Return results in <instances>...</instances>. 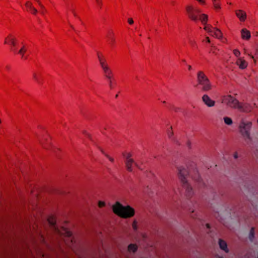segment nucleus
I'll list each match as a JSON object with an SVG mask.
<instances>
[{
	"label": "nucleus",
	"mask_w": 258,
	"mask_h": 258,
	"mask_svg": "<svg viewBox=\"0 0 258 258\" xmlns=\"http://www.w3.org/2000/svg\"><path fill=\"white\" fill-rule=\"evenodd\" d=\"M113 212L120 217L128 218L133 217L135 214V210L131 207L123 206L119 202L112 206Z\"/></svg>",
	"instance_id": "f257e3e1"
},
{
	"label": "nucleus",
	"mask_w": 258,
	"mask_h": 258,
	"mask_svg": "<svg viewBox=\"0 0 258 258\" xmlns=\"http://www.w3.org/2000/svg\"><path fill=\"white\" fill-rule=\"evenodd\" d=\"M178 174L179 178L183 184V187L185 189L186 196L189 198L193 194L192 187L188 183L187 177H188V171L186 168L183 166L178 167Z\"/></svg>",
	"instance_id": "f03ea898"
},
{
	"label": "nucleus",
	"mask_w": 258,
	"mask_h": 258,
	"mask_svg": "<svg viewBox=\"0 0 258 258\" xmlns=\"http://www.w3.org/2000/svg\"><path fill=\"white\" fill-rule=\"evenodd\" d=\"M186 11L188 17L192 21H197L199 19L204 25L206 24L208 21V16L204 14H200L199 9L195 8L191 6H188L186 7Z\"/></svg>",
	"instance_id": "7ed1b4c3"
},
{
	"label": "nucleus",
	"mask_w": 258,
	"mask_h": 258,
	"mask_svg": "<svg viewBox=\"0 0 258 258\" xmlns=\"http://www.w3.org/2000/svg\"><path fill=\"white\" fill-rule=\"evenodd\" d=\"M197 86H200L202 91L204 92H208L212 88L209 79L202 71H199L197 73Z\"/></svg>",
	"instance_id": "20e7f679"
},
{
	"label": "nucleus",
	"mask_w": 258,
	"mask_h": 258,
	"mask_svg": "<svg viewBox=\"0 0 258 258\" xmlns=\"http://www.w3.org/2000/svg\"><path fill=\"white\" fill-rule=\"evenodd\" d=\"M251 122L249 121L241 120L239 124L240 132L245 139L251 140L250 130L251 127Z\"/></svg>",
	"instance_id": "39448f33"
},
{
	"label": "nucleus",
	"mask_w": 258,
	"mask_h": 258,
	"mask_svg": "<svg viewBox=\"0 0 258 258\" xmlns=\"http://www.w3.org/2000/svg\"><path fill=\"white\" fill-rule=\"evenodd\" d=\"M222 102L229 107L237 109L239 101L231 95L224 96L222 98Z\"/></svg>",
	"instance_id": "423d86ee"
},
{
	"label": "nucleus",
	"mask_w": 258,
	"mask_h": 258,
	"mask_svg": "<svg viewBox=\"0 0 258 258\" xmlns=\"http://www.w3.org/2000/svg\"><path fill=\"white\" fill-rule=\"evenodd\" d=\"M48 222L49 225L55 230V231L60 234H64L65 236L70 238L72 236V233L67 229L63 228V233L60 232L56 226V222L55 219L53 217H50L48 219Z\"/></svg>",
	"instance_id": "0eeeda50"
},
{
	"label": "nucleus",
	"mask_w": 258,
	"mask_h": 258,
	"mask_svg": "<svg viewBox=\"0 0 258 258\" xmlns=\"http://www.w3.org/2000/svg\"><path fill=\"white\" fill-rule=\"evenodd\" d=\"M97 57L104 73H106L107 77L109 78V75L111 73V70L107 64L105 59L98 52L97 53Z\"/></svg>",
	"instance_id": "6e6552de"
},
{
	"label": "nucleus",
	"mask_w": 258,
	"mask_h": 258,
	"mask_svg": "<svg viewBox=\"0 0 258 258\" xmlns=\"http://www.w3.org/2000/svg\"><path fill=\"white\" fill-rule=\"evenodd\" d=\"M209 34L218 39H220L222 37V33L218 29H216L212 27L211 25H208L204 28Z\"/></svg>",
	"instance_id": "1a4fd4ad"
},
{
	"label": "nucleus",
	"mask_w": 258,
	"mask_h": 258,
	"mask_svg": "<svg viewBox=\"0 0 258 258\" xmlns=\"http://www.w3.org/2000/svg\"><path fill=\"white\" fill-rule=\"evenodd\" d=\"M123 156L125 158V166L128 171L132 172L133 171L132 166L133 163H135V165L139 167L138 164L135 163L134 160L131 158V154L130 153H127L126 155L123 154Z\"/></svg>",
	"instance_id": "9d476101"
},
{
	"label": "nucleus",
	"mask_w": 258,
	"mask_h": 258,
	"mask_svg": "<svg viewBox=\"0 0 258 258\" xmlns=\"http://www.w3.org/2000/svg\"><path fill=\"white\" fill-rule=\"evenodd\" d=\"M4 43L5 44H8L11 46L10 48L11 51H13L14 53H16L17 52L16 48V39L15 38L12 37L11 35H10L5 38Z\"/></svg>",
	"instance_id": "9b49d317"
},
{
	"label": "nucleus",
	"mask_w": 258,
	"mask_h": 258,
	"mask_svg": "<svg viewBox=\"0 0 258 258\" xmlns=\"http://www.w3.org/2000/svg\"><path fill=\"white\" fill-rule=\"evenodd\" d=\"M237 109L241 112H248L251 110L252 106L248 103H242L239 102Z\"/></svg>",
	"instance_id": "f8f14e48"
},
{
	"label": "nucleus",
	"mask_w": 258,
	"mask_h": 258,
	"mask_svg": "<svg viewBox=\"0 0 258 258\" xmlns=\"http://www.w3.org/2000/svg\"><path fill=\"white\" fill-rule=\"evenodd\" d=\"M202 99L203 102L208 107H211L215 105V102L212 100L207 94H204Z\"/></svg>",
	"instance_id": "ddd939ff"
},
{
	"label": "nucleus",
	"mask_w": 258,
	"mask_h": 258,
	"mask_svg": "<svg viewBox=\"0 0 258 258\" xmlns=\"http://www.w3.org/2000/svg\"><path fill=\"white\" fill-rule=\"evenodd\" d=\"M107 41L111 47L114 46L115 43V39L114 38L113 33L112 32H109L106 36Z\"/></svg>",
	"instance_id": "4468645a"
},
{
	"label": "nucleus",
	"mask_w": 258,
	"mask_h": 258,
	"mask_svg": "<svg viewBox=\"0 0 258 258\" xmlns=\"http://www.w3.org/2000/svg\"><path fill=\"white\" fill-rule=\"evenodd\" d=\"M235 14L241 21H244L246 18V13L241 10L236 11Z\"/></svg>",
	"instance_id": "2eb2a0df"
},
{
	"label": "nucleus",
	"mask_w": 258,
	"mask_h": 258,
	"mask_svg": "<svg viewBox=\"0 0 258 258\" xmlns=\"http://www.w3.org/2000/svg\"><path fill=\"white\" fill-rule=\"evenodd\" d=\"M241 36L242 39L248 40L250 38L251 35L248 30L244 28L241 30Z\"/></svg>",
	"instance_id": "dca6fc26"
},
{
	"label": "nucleus",
	"mask_w": 258,
	"mask_h": 258,
	"mask_svg": "<svg viewBox=\"0 0 258 258\" xmlns=\"http://www.w3.org/2000/svg\"><path fill=\"white\" fill-rule=\"evenodd\" d=\"M25 5L28 10H29L33 14L36 15L38 11L33 6L32 3L30 2H27Z\"/></svg>",
	"instance_id": "f3484780"
},
{
	"label": "nucleus",
	"mask_w": 258,
	"mask_h": 258,
	"mask_svg": "<svg viewBox=\"0 0 258 258\" xmlns=\"http://www.w3.org/2000/svg\"><path fill=\"white\" fill-rule=\"evenodd\" d=\"M219 245L221 249L223 250L226 252H228V249L227 248V245L226 242L225 241H224L221 239H219Z\"/></svg>",
	"instance_id": "a211bd4d"
},
{
	"label": "nucleus",
	"mask_w": 258,
	"mask_h": 258,
	"mask_svg": "<svg viewBox=\"0 0 258 258\" xmlns=\"http://www.w3.org/2000/svg\"><path fill=\"white\" fill-rule=\"evenodd\" d=\"M236 63L241 69H244L247 67V62L241 58H239L237 60Z\"/></svg>",
	"instance_id": "6ab92c4d"
},
{
	"label": "nucleus",
	"mask_w": 258,
	"mask_h": 258,
	"mask_svg": "<svg viewBox=\"0 0 258 258\" xmlns=\"http://www.w3.org/2000/svg\"><path fill=\"white\" fill-rule=\"evenodd\" d=\"M27 51V48L25 46V45H23L22 47L21 48V49L17 51V52L16 53H18L20 54L22 56V58H24L25 59H27V57L25 56L24 54Z\"/></svg>",
	"instance_id": "aec40b11"
},
{
	"label": "nucleus",
	"mask_w": 258,
	"mask_h": 258,
	"mask_svg": "<svg viewBox=\"0 0 258 258\" xmlns=\"http://www.w3.org/2000/svg\"><path fill=\"white\" fill-rule=\"evenodd\" d=\"M39 5L41 8V11H40L41 14L43 15H44L45 13L47 12L45 7L42 4L40 0H35Z\"/></svg>",
	"instance_id": "412c9836"
},
{
	"label": "nucleus",
	"mask_w": 258,
	"mask_h": 258,
	"mask_svg": "<svg viewBox=\"0 0 258 258\" xmlns=\"http://www.w3.org/2000/svg\"><path fill=\"white\" fill-rule=\"evenodd\" d=\"M193 179L198 182L200 184H203L202 179L199 175V174L197 171H196L195 175L192 177Z\"/></svg>",
	"instance_id": "4be33fe9"
},
{
	"label": "nucleus",
	"mask_w": 258,
	"mask_h": 258,
	"mask_svg": "<svg viewBox=\"0 0 258 258\" xmlns=\"http://www.w3.org/2000/svg\"><path fill=\"white\" fill-rule=\"evenodd\" d=\"M137 250V246L136 244H130L128 246V250L130 252H135Z\"/></svg>",
	"instance_id": "5701e85b"
},
{
	"label": "nucleus",
	"mask_w": 258,
	"mask_h": 258,
	"mask_svg": "<svg viewBox=\"0 0 258 258\" xmlns=\"http://www.w3.org/2000/svg\"><path fill=\"white\" fill-rule=\"evenodd\" d=\"M254 237V228L252 227L250 230L249 234V239L250 241H252Z\"/></svg>",
	"instance_id": "b1692460"
},
{
	"label": "nucleus",
	"mask_w": 258,
	"mask_h": 258,
	"mask_svg": "<svg viewBox=\"0 0 258 258\" xmlns=\"http://www.w3.org/2000/svg\"><path fill=\"white\" fill-rule=\"evenodd\" d=\"M224 123L228 125H230L232 124L233 121L231 118L229 117H224L223 118Z\"/></svg>",
	"instance_id": "393cba45"
},
{
	"label": "nucleus",
	"mask_w": 258,
	"mask_h": 258,
	"mask_svg": "<svg viewBox=\"0 0 258 258\" xmlns=\"http://www.w3.org/2000/svg\"><path fill=\"white\" fill-rule=\"evenodd\" d=\"M112 71H111V73L109 75V78H108L107 77L106 74V73H104L105 77L108 79V80L109 85V87H110V88L111 89L113 88L112 83V81H111V75H112Z\"/></svg>",
	"instance_id": "a878e982"
},
{
	"label": "nucleus",
	"mask_w": 258,
	"mask_h": 258,
	"mask_svg": "<svg viewBox=\"0 0 258 258\" xmlns=\"http://www.w3.org/2000/svg\"><path fill=\"white\" fill-rule=\"evenodd\" d=\"M214 7L215 9H220V5L218 2L219 0H212Z\"/></svg>",
	"instance_id": "bb28decb"
},
{
	"label": "nucleus",
	"mask_w": 258,
	"mask_h": 258,
	"mask_svg": "<svg viewBox=\"0 0 258 258\" xmlns=\"http://www.w3.org/2000/svg\"><path fill=\"white\" fill-rule=\"evenodd\" d=\"M33 77L34 78V79L39 83V84H41L42 82L39 77V76L35 73H34L33 74Z\"/></svg>",
	"instance_id": "cd10ccee"
},
{
	"label": "nucleus",
	"mask_w": 258,
	"mask_h": 258,
	"mask_svg": "<svg viewBox=\"0 0 258 258\" xmlns=\"http://www.w3.org/2000/svg\"><path fill=\"white\" fill-rule=\"evenodd\" d=\"M233 53L237 57L239 56L240 54V51L237 49H234L233 50Z\"/></svg>",
	"instance_id": "c85d7f7f"
},
{
	"label": "nucleus",
	"mask_w": 258,
	"mask_h": 258,
	"mask_svg": "<svg viewBox=\"0 0 258 258\" xmlns=\"http://www.w3.org/2000/svg\"><path fill=\"white\" fill-rule=\"evenodd\" d=\"M168 136L169 138L170 139H172V137L173 136V132L172 131H169L168 132Z\"/></svg>",
	"instance_id": "c756f323"
},
{
	"label": "nucleus",
	"mask_w": 258,
	"mask_h": 258,
	"mask_svg": "<svg viewBox=\"0 0 258 258\" xmlns=\"http://www.w3.org/2000/svg\"><path fill=\"white\" fill-rule=\"evenodd\" d=\"M105 204L104 202H102V201L98 202V206L100 208H102V207L105 206Z\"/></svg>",
	"instance_id": "7c9ffc66"
},
{
	"label": "nucleus",
	"mask_w": 258,
	"mask_h": 258,
	"mask_svg": "<svg viewBox=\"0 0 258 258\" xmlns=\"http://www.w3.org/2000/svg\"><path fill=\"white\" fill-rule=\"evenodd\" d=\"M133 228L135 230H136L137 229V222L136 221H135L133 223Z\"/></svg>",
	"instance_id": "2f4dec72"
},
{
	"label": "nucleus",
	"mask_w": 258,
	"mask_h": 258,
	"mask_svg": "<svg viewBox=\"0 0 258 258\" xmlns=\"http://www.w3.org/2000/svg\"><path fill=\"white\" fill-rule=\"evenodd\" d=\"M95 1L96 2V3H97V5H98V6L99 7V8H101V6H102L101 0H95Z\"/></svg>",
	"instance_id": "473e14b6"
},
{
	"label": "nucleus",
	"mask_w": 258,
	"mask_h": 258,
	"mask_svg": "<svg viewBox=\"0 0 258 258\" xmlns=\"http://www.w3.org/2000/svg\"><path fill=\"white\" fill-rule=\"evenodd\" d=\"M105 156L110 161L113 162L114 161L113 158L109 156L107 154H104Z\"/></svg>",
	"instance_id": "72a5a7b5"
},
{
	"label": "nucleus",
	"mask_w": 258,
	"mask_h": 258,
	"mask_svg": "<svg viewBox=\"0 0 258 258\" xmlns=\"http://www.w3.org/2000/svg\"><path fill=\"white\" fill-rule=\"evenodd\" d=\"M128 22L130 25H132L134 24V21L132 18H129L128 19Z\"/></svg>",
	"instance_id": "f704fd0d"
},
{
	"label": "nucleus",
	"mask_w": 258,
	"mask_h": 258,
	"mask_svg": "<svg viewBox=\"0 0 258 258\" xmlns=\"http://www.w3.org/2000/svg\"><path fill=\"white\" fill-rule=\"evenodd\" d=\"M70 27H71V28H72V29H73L75 31V32H76L77 34H79V31H77L76 30H75V28L74 27V26H73L72 25H71V24H70Z\"/></svg>",
	"instance_id": "c9c22d12"
},
{
	"label": "nucleus",
	"mask_w": 258,
	"mask_h": 258,
	"mask_svg": "<svg viewBox=\"0 0 258 258\" xmlns=\"http://www.w3.org/2000/svg\"><path fill=\"white\" fill-rule=\"evenodd\" d=\"M40 144L42 145V146L43 147V148H46V149L47 148V147H46V146L45 145L44 143L43 142V141H40Z\"/></svg>",
	"instance_id": "e433bc0d"
},
{
	"label": "nucleus",
	"mask_w": 258,
	"mask_h": 258,
	"mask_svg": "<svg viewBox=\"0 0 258 258\" xmlns=\"http://www.w3.org/2000/svg\"><path fill=\"white\" fill-rule=\"evenodd\" d=\"M233 157H234V159H237L238 158V154L237 152L234 153V154L233 155Z\"/></svg>",
	"instance_id": "4c0bfd02"
},
{
	"label": "nucleus",
	"mask_w": 258,
	"mask_h": 258,
	"mask_svg": "<svg viewBox=\"0 0 258 258\" xmlns=\"http://www.w3.org/2000/svg\"><path fill=\"white\" fill-rule=\"evenodd\" d=\"M206 40H207V41L208 42V43H210V39L208 37H206Z\"/></svg>",
	"instance_id": "58836bf2"
},
{
	"label": "nucleus",
	"mask_w": 258,
	"mask_h": 258,
	"mask_svg": "<svg viewBox=\"0 0 258 258\" xmlns=\"http://www.w3.org/2000/svg\"><path fill=\"white\" fill-rule=\"evenodd\" d=\"M252 206L253 207V208L255 209V210H257V206H256V205L254 206V205H253V204H252Z\"/></svg>",
	"instance_id": "ea45409f"
},
{
	"label": "nucleus",
	"mask_w": 258,
	"mask_h": 258,
	"mask_svg": "<svg viewBox=\"0 0 258 258\" xmlns=\"http://www.w3.org/2000/svg\"><path fill=\"white\" fill-rule=\"evenodd\" d=\"M248 55H249L251 57V58H252V59H254V60H255L254 56L253 55H252L251 54H248Z\"/></svg>",
	"instance_id": "a19ab883"
},
{
	"label": "nucleus",
	"mask_w": 258,
	"mask_h": 258,
	"mask_svg": "<svg viewBox=\"0 0 258 258\" xmlns=\"http://www.w3.org/2000/svg\"><path fill=\"white\" fill-rule=\"evenodd\" d=\"M188 70H190L191 69V66L188 65Z\"/></svg>",
	"instance_id": "79ce46f5"
},
{
	"label": "nucleus",
	"mask_w": 258,
	"mask_h": 258,
	"mask_svg": "<svg viewBox=\"0 0 258 258\" xmlns=\"http://www.w3.org/2000/svg\"><path fill=\"white\" fill-rule=\"evenodd\" d=\"M173 140V141L176 143H177V141L175 139H172Z\"/></svg>",
	"instance_id": "37998d69"
},
{
	"label": "nucleus",
	"mask_w": 258,
	"mask_h": 258,
	"mask_svg": "<svg viewBox=\"0 0 258 258\" xmlns=\"http://www.w3.org/2000/svg\"><path fill=\"white\" fill-rule=\"evenodd\" d=\"M207 227L208 228H210V225L209 224H207Z\"/></svg>",
	"instance_id": "c03bdc74"
},
{
	"label": "nucleus",
	"mask_w": 258,
	"mask_h": 258,
	"mask_svg": "<svg viewBox=\"0 0 258 258\" xmlns=\"http://www.w3.org/2000/svg\"><path fill=\"white\" fill-rule=\"evenodd\" d=\"M73 13L74 15L75 16H77L76 14V13H75L73 11Z\"/></svg>",
	"instance_id": "a18cd8bd"
},
{
	"label": "nucleus",
	"mask_w": 258,
	"mask_h": 258,
	"mask_svg": "<svg viewBox=\"0 0 258 258\" xmlns=\"http://www.w3.org/2000/svg\"><path fill=\"white\" fill-rule=\"evenodd\" d=\"M6 68H7V69H9V67L8 66H7V67H6Z\"/></svg>",
	"instance_id": "49530a36"
},
{
	"label": "nucleus",
	"mask_w": 258,
	"mask_h": 258,
	"mask_svg": "<svg viewBox=\"0 0 258 258\" xmlns=\"http://www.w3.org/2000/svg\"><path fill=\"white\" fill-rule=\"evenodd\" d=\"M117 97H118V95H117V94H116V95H115V98H117Z\"/></svg>",
	"instance_id": "de8ad7c7"
},
{
	"label": "nucleus",
	"mask_w": 258,
	"mask_h": 258,
	"mask_svg": "<svg viewBox=\"0 0 258 258\" xmlns=\"http://www.w3.org/2000/svg\"><path fill=\"white\" fill-rule=\"evenodd\" d=\"M182 61H183V62H185V60H182Z\"/></svg>",
	"instance_id": "09e8293b"
},
{
	"label": "nucleus",
	"mask_w": 258,
	"mask_h": 258,
	"mask_svg": "<svg viewBox=\"0 0 258 258\" xmlns=\"http://www.w3.org/2000/svg\"><path fill=\"white\" fill-rule=\"evenodd\" d=\"M46 142H47V143H48V144H49V142H48V141H47V139H46Z\"/></svg>",
	"instance_id": "8fccbe9b"
},
{
	"label": "nucleus",
	"mask_w": 258,
	"mask_h": 258,
	"mask_svg": "<svg viewBox=\"0 0 258 258\" xmlns=\"http://www.w3.org/2000/svg\"><path fill=\"white\" fill-rule=\"evenodd\" d=\"M189 145H190V143H188V146H189Z\"/></svg>",
	"instance_id": "3c124183"
},
{
	"label": "nucleus",
	"mask_w": 258,
	"mask_h": 258,
	"mask_svg": "<svg viewBox=\"0 0 258 258\" xmlns=\"http://www.w3.org/2000/svg\"><path fill=\"white\" fill-rule=\"evenodd\" d=\"M101 152L102 153L104 154V152L102 150H101Z\"/></svg>",
	"instance_id": "603ef678"
},
{
	"label": "nucleus",
	"mask_w": 258,
	"mask_h": 258,
	"mask_svg": "<svg viewBox=\"0 0 258 258\" xmlns=\"http://www.w3.org/2000/svg\"><path fill=\"white\" fill-rule=\"evenodd\" d=\"M219 258H223L222 257H219Z\"/></svg>",
	"instance_id": "864d4df0"
},
{
	"label": "nucleus",
	"mask_w": 258,
	"mask_h": 258,
	"mask_svg": "<svg viewBox=\"0 0 258 258\" xmlns=\"http://www.w3.org/2000/svg\"><path fill=\"white\" fill-rule=\"evenodd\" d=\"M64 1H66V2L67 1V0H64Z\"/></svg>",
	"instance_id": "5fc2aeb1"
}]
</instances>
